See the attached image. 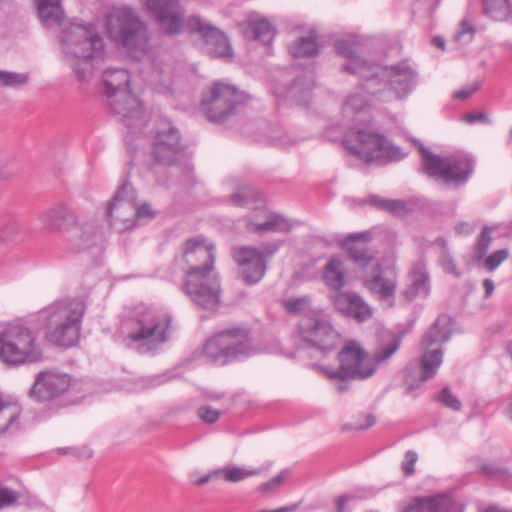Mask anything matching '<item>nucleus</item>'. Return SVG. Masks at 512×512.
Returning <instances> with one entry per match:
<instances>
[{"mask_svg":"<svg viewBox=\"0 0 512 512\" xmlns=\"http://www.w3.org/2000/svg\"><path fill=\"white\" fill-rule=\"evenodd\" d=\"M335 50L345 62L341 71L361 78V87L380 103L405 100L417 85V72L406 62L381 65L370 62L360 54L358 37L350 36L335 41Z\"/></svg>","mask_w":512,"mask_h":512,"instance_id":"f257e3e1","label":"nucleus"},{"mask_svg":"<svg viewBox=\"0 0 512 512\" xmlns=\"http://www.w3.org/2000/svg\"><path fill=\"white\" fill-rule=\"evenodd\" d=\"M372 240L368 231L352 233L342 240V247L355 265L364 270V286L381 302L393 306L394 295L398 285L397 273L393 268H383L369 247Z\"/></svg>","mask_w":512,"mask_h":512,"instance_id":"f03ea898","label":"nucleus"},{"mask_svg":"<svg viewBox=\"0 0 512 512\" xmlns=\"http://www.w3.org/2000/svg\"><path fill=\"white\" fill-rule=\"evenodd\" d=\"M172 318L155 306L139 305L129 310L121 324L127 345L141 354L157 351L170 338Z\"/></svg>","mask_w":512,"mask_h":512,"instance_id":"7ed1b4c3","label":"nucleus"},{"mask_svg":"<svg viewBox=\"0 0 512 512\" xmlns=\"http://www.w3.org/2000/svg\"><path fill=\"white\" fill-rule=\"evenodd\" d=\"M108 38L124 55L134 60L149 58L152 52L148 24L129 6L112 9L106 18Z\"/></svg>","mask_w":512,"mask_h":512,"instance_id":"20e7f679","label":"nucleus"},{"mask_svg":"<svg viewBox=\"0 0 512 512\" xmlns=\"http://www.w3.org/2000/svg\"><path fill=\"white\" fill-rule=\"evenodd\" d=\"M61 49L77 79L85 81L104 54V41L93 24L73 23L62 32Z\"/></svg>","mask_w":512,"mask_h":512,"instance_id":"39448f33","label":"nucleus"},{"mask_svg":"<svg viewBox=\"0 0 512 512\" xmlns=\"http://www.w3.org/2000/svg\"><path fill=\"white\" fill-rule=\"evenodd\" d=\"M85 303L76 297L57 299L38 312L45 339L56 346L69 348L78 342Z\"/></svg>","mask_w":512,"mask_h":512,"instance_id":"423d86ee","label":"nucleus"},{"mask_svg":"<svg viewBox=\"0 0 512 512\" xmlns=\"http://www.w3.org/2000/svg\"><path fill=\"white\" fill-rule=\"evenodd\" d=\"M130 74L124 69H107L103 74V93L111 111L129 129H141L147 123L142 102L129 91Z\"/></svg>","mask_w":512,"mask_h":512,"instance_id":"0eeeda50","label":"nucleus"},{"mask_svg":"<svg viewBox=\"0 0 512 512\" xmlns=\"http://www.w3.org/2000/svg\"><path fill=\"white\" fill-rule=\"evenodd\" d=\"M42 346L37 332L22 323L9 325L0 333V360L20 366L40 362Z\"/></svg>","mask_w":512,"mask_h":512,"instance_id":"6e6552de","label":"nucleus"},{"mask_svg":"<svg viewBox=\"0 0 512 512\" xmlns=\"http://www.w3.org/2000/svg\"><path fill=\"white\" fill-rule=\"evenodd\" d=\"M344 144L351 153L367 163L380 159L400 160L406 155L384 135L365 125L351 126L344 138Z\"/></svg>","mask_w":512,"mask_h":512,"instance_id":"1a4fd4ad","label":"nucleus"},{"mask_svg":"<svg viewBox=\"0 0 512 512\" xmlns=\"http://www.w3.org/2000/svg\"><path fill=\"white\" fill-rule=\"evenodd\" d=\"M422 154V169L430 177H436L444 183L460 186L467 182L473 172L470 156L464 152H455L440 157L427 150L421 143H416Z\"/></svg>","mask_w":512,"mask_h":512,"instance_id":"9d476101","label":"nucleus"},{"mask_svg":"<svg viewBox=\"0 0 512 512\" xmlns=\"http://www.w3.org/2000/svg\"><path fill=\"white\" fill-rule=\"evenodd\" d=\"M452 332V321L447 315L439 316L435 323L425 333L422 342L420 358L419 382L432 379L443 362L441 345L448 341Z\"/></svg>","mask_w":512,"mask_h":512,"instance_id":"9b49d317","label":"nucleus"},{"mask_svg":"<svg viewBox=\"0 0 512 512\" xmlns=\"http://www.w3.org/2000/svg\"><path fill=\"white\" fill-rule=\"evenodd\" d=\"M340 368L332 370L315 364V367L330 379H366L376 371L375 361L356 341H349L338 354Z\"/></svg>","mask_w":512,"mask_h":512,"instance_id":"f8f14e48","label":"nucleus"},{"mask_svg":"<svg viewBox=\"0 0 512 512\" xmlns=\"http://www.w3.org/2000/svg\"><path fill=\"white\" fill-rule=\"evenodd\" d=\"M245 100L244 93L235 86L216 82L203 93L200 108L209 121L221 123L235 114Z\"/></svg>","mask_w":512,"mask_h":512,"instance_id":"ddd939ff","label":"nucleus"},{"mask_svg":"<svg viewBox=\"0 0 512 512\" xmlns=\"http://www.w3.org/2000/svg\"><path fill=\"white\" fill-rule=\"evenodd\" d=\"M250 351L248 333L239 328L217 333L208 339L203 347L204 357L208 361L220 365L240 355H248Z\"/></svg>","mask_w":512,"mask_h":512,"instance_id":"4468645a","label":"nucleus"},{"mask_svg":"<svg viewBox=\"0 0 512 512\" xmlns=\"http://www.w3.org/2000/svg\"><path fill=\"white\" fill-rule=\"evenodd\" d=\"M299 331L315 353L326 355L341 343L340 334L324 311H313L311 316H304L299 323Z\"/></svg>","mask_w":512,"mask_h":512,"instance_id":"2eb2a0df","label":"nucleus"},{"mask_svg":"<svg viewBox=\"0 0 512 512\" xmlns=\"http://www.w3.org/2000/svg\"><path fill=\"white\" fill-rule=\"evenodd\" d=\"M183 292L197 306L214 311L221 302V285L213 271H186Z\"/></svg>","mask_w":512,"mask_h":512,"instance_id":"dca6fc26","label":"nucleus"},{"mask_svg":"<svg viewBox=\"0 0 512 512\" xmlns=\"http://www.w3.org/2000/svg\"><path fill=\"white\" fill-rule=\"evenodd\" d=\"M136 199L137 193L130 182L119 186L107 209L112 228L123 232L136 226Z\"/></svg>","mask_w":512,"mask_h":512,"instance_id":"f3484780","label":"nucleus"},{"mask_svg":"<svg viewBox=\"0 0 512 512\" xmlns=\"http://www.w3.org/2000/svg\"><path fill=\"white\" fill-rule=\"evenodd\" d=\"M141 2L163 33L178 35L184 31L185 9L181 0H141Z\"/></svg>","mask_w":512,"mask_h":512,"instance_id":"a211bd4d","label":"nucleus"},{"mask_svg":"<svg viewBox=\"0 0 512 512\" xmlns=\"http://www.w3.org/2000/svg\"><path fill=\"white\" fill-rule=\"evenodd\" d=\"M141 2L163 33L178 35L184 31L185 9L181 0H141Z\"/></svg>","mask_w":512,"mask_h":512,"instance_id":"6ab92c4d","label":"nucleus"},{"mask_svg":"<svg viewBox=\"0 0 512 512\" xmlns=\"http://www.w3.org/2000/svg\"><path fill=\"white\" fill-rule=\"evenodd\" d=\"M152 155L161 165H174L183 155V146L178 129L170 122L163 123L155 135L152 144Z\"/></svg>","mask_w":512,"mask_h":512,"instance_id":"aec40b11","label":"nucleus"},{"mask_svg":"<svg viewBox=\"0 0 512 512\" xmlns=\"http://www.w3.org/2000/svg\"><path fill=\"white\" fill-rule=\"evenodd\" d=\"M187 26L191 33H196L203 40L205 53L215 58L232 57V47L226 35L215 26H212L198 16H192L187 20Z\"/></svg>","mask_w":512,"mask_h":512,"instance_id":"412c9836","label":"nucleus"},{"mask_svg":"<svg viewBox=\"0 0 512 512\" xmlns=\"http://www.w3.org/2000/svg\"><path fill=\"white\" fill-rule=\"evenodd\" d=\"M183 258L186 271H213L215 263V244L203 236L189 238L183 246Z\"/></svg>","mask_w":512,"mask_h":512,"instance_id":"4be33fe9","label":"nucleus"},{"mask_svg":"<svg viewBox=\"0 0 512 512\" xmlns=\"http://www.w3.org/2000/svg\"><path fill=\"white\" fill-rule=\"evenodd\" d=\"M71 384L68 374L59 370H44L36 375L30 396L37 401H50L64 394Z\"/></svg>","mask_w":512,"mask_h":512,"instance_id":"5701e85b","label":"nucleus"},{"mask_svg":"<svg viewBox=\"0 0 512 512\" xmlns=\"http://www.w3.org/2000/svg\"><path fill=\"white\" fill-rule=\"evenodd\" d=\"M366 93L359 83L358 90L346 97L342 106V115L347 123H354L352 126L366 125L372 119L374 111L373 103L363 95Z\"/></svg>","mask_w":512,"mask_h":512,"instance_id":"b1692460","label":"nucleus"},{"mask_svg":"<svg viewBox=\"0 0 512 512\" xmlns=\"http://www.w3.org/2000/svg\"><path fill=\"white\" fill-rule=\"evenodd\" d=\"M234 258L246 282L256 283L264 276L266 264L257 248L241 247L235 250Z\"/></svg>","mask_w":512,"mask_h":512,"instance_id":"393cba45","label":"nucleus"},{"mask_svg":"<svg viewBox=\"0 0 512 512\" xmlns=\"http://www.w3.org/2000/svg\"><path fill=\"white\" fill-rule=\"evenodd\" d=\"M333 303L337 311L359 322L372 317V308L355 292H339L333 297Z\"/></svg>","mask_w":512,"mask_h":512,"instance_id":"a878e982","label":"nucleus"},{"mask_svg":"<svg viewBox=\"0 0 512 512\" xmlns=\"http://www.w3.org/2000/svg\"><path fill=\"white\" fill-rule=\"evenodd\" d=\"M400 512H463V506L448 495L414 498Z\"/></svg>","mask_w":512,"mask_h":512,"instance_id":"bb28decb","label":"nucleus"},{"mask_svg":"<svg viewBox=\"0 0 512 512\" xmlns=\"http://www.w3.org/2000/svg\"><path fill=\"white\" fill-rule=\"evenodd\" d=\"M247 228L252 232H288L292 223L283 215L261 211L247 222Z\"/></svg>","mask_w":512,"mask_h":512,"instance_id":"cd10ccee","label":"nucleus"},{"mask_svg":"<svg viewBox=\"0 0 512 512\" xmlns=\"http://www.w3.org/2000/svg\"><path fill=\"white\" fill-rule=\"evenodd\" d=\"M39 220L46 229L68 231V235L71 228L78 223L75 214L65 206H57L41 212Z\"/></svg>","mask_w":512,"mask_h":512,"instance_id":"c85d7f7f","label":"nucleus"},{"mask_svg":"<svg viewBox=\"0 0 512 512\" xmlns=\"http://www.w3.org/2000/svg\"><path fill=\"white\" fill-rule=\"evenodd\" d=\"M241 29L246 38L258 40L264 44H270L275 35V29L271 22L257 13H251L241 23Z\"/></svg>","mask_w":512,"mask_h":512,"instance_id":"c756f323","label":"nucleus"},{"mask_svg":"<svg viewBox=\"0 0 512 512\" xmlns=\"http://www.w3.org/2000/svg\"><path fill=\"white\" fill-rule=\"evenodd\" d=\"M100 239V235L96 225L92 222L77 223L74 225L68 240L71 247L76 252H82L94 247Z\"/></svg>","mask_w":512,"mask_h":512,"instance_id":"7c9ffc66","label":"nucleus"},{"mask_svg":"<svg viewBox=\"0 0 512 512\" xmlns=\"http://www.w3.org/2000/svg\"><path fill=\"white\" fill-rule=\"evenodd\" d=\"M429 290V276L426 267L421 262L416 263L411 271L410 285L404 291V296L407 300H412L416 297L424 298L429 294Z\"/></svg>","mask_w":512,"mask_h":512,"instance_id":"2f4dec72","label":"nucleus"},{"mask_svg":"<svg viewBox=\"0 0 512 512\" xmlns=\"http://www.w3.org/2000/svg\"><path fill=\"white\" fill-rule=\"evenodd\" d=\"M38 16L45 27L58 26L63 18L64 11L60 0H36Z\"/></svg>","mask_w":512,"mask_h":512,"instance_id":"473e14b6","label":"nucleus"},{"mask_svg":"<svg viewBox=\"0 0 512 512\" xmlns=\"http://www.w3.org/2000/svg\"><path fill=\"white\" fill-rule=\"evenodd\" d=\"M322 278L327 287L340 291L346 283V270L343 262L336 257L331 258L324 267Z\"/></svg>","mask_w":512,"mask_h":512,"instance_id":"72a5a7b5","label":"nucleus"},{"mask_svg":"<svg viewBox=\"0 0 512 512\" xmlns=\"http://www.w3.org/2000/svg\"><path fill=\"white\" fill-rule=\"evenodd\" d=\"M231 202L236 206L261 210L265 206V199L261 193L251 186L239 187L231 196Z\"/></svg>","mask_w":512,"mask_h":512,"instance_id":"f704fd0d","label":"nucleus"},{"mask_svg":"<svg viewBox=\"0 0 512 512\" xmlns=\"http://www.w3.org/2000/svg\"><path fill=\"white\" fill-rule=\"evenodd\" d=\"M289 52L294 58H304L316 55L318 52L316 36L311 33L308 36L297 39L290 45Z\"/></svg>","mask_w":512,"mask_h":512,"instance_id":"c9c22d12","label":"nucleus"},{"mask_svg":"<svg viewBox=\"0 0 512 512\" xmlns=\"http://www.w3.org/2000/svg\"><path fill=\"white\" fill-rule=\"evenodd\" d=\"M498 229L497 225H484L474 243V257L477 261H481L489 251L493 241V233Z\"/></svg>","mask_w":512,"mask_h":512,"instance_id":"e433bc0d","label":"nucleus"},{"mask_svg":"<svg viewBox=\"0 0 512 512\" xmlns=\"http://www.w3.org/2000/svg\"><path fill=\"white\" fill-rule=\"evenodd\" d=\"M312 87V81L304 84L303 79H298L291 87L287 89V91L282 87L276 86L274 88V92L278 97H289L302 103L306 101Z\"/></svg>","mask_w":512,"mask_h":512,"instance_id":"4c0bfd02","label":"nucleus"},{"mask_svg":"<svg viewBox=\"0 0 512 512\" xmlns=\"http://www.w3.org/2000/svg\"><path fill=\"white\" fill-rule=\"evenodd\" d=\"M20 407L17 403L0 398V434L6 432L19 418Z\"/></svg>","mask_w":512,"mask_h":512,"instance_id":"58836bf2","label":"nucleus"},{"mask_svg":"<svg viewBox=\"0 0 512 512\" xmlns=\"http://www.w3.org/2000/svg\"><path fill=\"white\" fill-rule=\"evenodd\" d=\"M220 477L227 482H239L249 477L257 476L262 472L261 468H244L238 466H226L219 469Z\"/></svg>","mask_w":512,"mask_h":512,"instance_id":"ea45409f","label":"nucleus"},{"mask_svg":"<svg viewBox=\"0 0 512 512\" xmlns=\"http://www.w3.org/2000/svg\"><path fill=\"white\" fill-rule=\"evenodd\" d=\"M486 15L497 21L506 20L511 13L508 0H483Z\"/></svg>","mask_w":512,"mask_h":512,"instance_id":"a19ab883","label":"nucleus"},{"mask_svg":"<svg viewBox=\"0 0 512 512\" xmlns=\"http://www.w3.org/2000/svg\"><path fill=\"white\" fill-rule=\"evenodd\" d=\"M151 71L148 72L146 80L153 86L161 85L169 80L170 69L164 66L161 61L153 59L150 63Z\"/></svg>","mask_w":512,"mask_h":512,"instance_id":"79ce46f5","label":"nucleus"},{"mask_svg":"<svg viewBox=\"0 0 512 512\" xmlns=\"http://www.w3.org/2000/svg\"><path fill=\"white\" fill-rule=\"evenodd\" d=\"M439 5V0H416L412 6V14L419 19L432 17Z\"/></svg>","mask_w":512,"mask_h":512,"instance_id":"37998d69","label":"nucleus"},{"mask_svg":"<svg viewBox=\"0 0 512 512\" xmlns=\"http://www.w3.org/2000/svg\"><path fill=\"white\" fill-rule=\"evenodd\" d=\"M284 307L291 313H309L312 315L311 299L308 296L289 298L284 301Z\"/></svg>","mask_w":512,"mask_h":512,"instance_id":"c03bdc74","label":"nucleus"},{"mask_svg":"<svg viewBox=\"0 0 512 512\" xmlns=\"http://www.w3.org/2000/svg\"><path fill=\"white\" fill-rule=\"evenodd\" d=\"M22 230L19 220L11 218L0 224V242L14 240Z\"/></svg>","mask_w":512,"mask_h":512,"instance_id":"a18cd8bd","label":"nucleus"},{"mask_svg":"<svg viewBox=\"0 0 512 512\" xmlns=\"http://www.w3.org/2000/svg\"><path fill=\"white\" fill-rule=\"evenodd\" d=\"M371 203L395 215H403L407 211L405 202L401 200L381 199L378 197H372Z\"/></svg>","mask_w":512,"mask_h":512,"instance_id":"49530a36","label":"nucleus"},{"mask_svg":"<svg viewBox=\"0 0 512 512\" xmlns=\"http://www.w3.org/2000/svg\"><path fill=\"white\" fill-rule=\"evenodd\" d=\"M509 250L504 248L497 250L487 257L485 256L483 260V267L489 271L492 272L496 270L505 260L509 257Z\"/></svg>","mask_w":512,"mask_h":512,"instance_id":"de8ad7c7","label":"nucleus"},{"mask_svg":"<svg viewBox=\"0 0 512 512\" xmlns=\"http://www.w3.org/2000/svg\"><path fill=\"white\" fill-rule=\"evenodd\" d=\"M479 469L484 475L497 480L507 482L511 479L509 471L486 461L479 465Z\"/></svg>","mask_w":512,"mask_h":512,"instance_id":"09e8293b","label":"nucleus"},{"mask_svg":"<svg viewBox=\"0 0 512 512\" xmlns=\"http://www.w3.org/2000/svg\"><path fill=\"white\" fill-rule=\"evenodd\" d=\"M400 340L395 339L386 346L380 347L371 358L375 361L377 367L379 363L389 359L399 348Z\"/></svg>","mask_w":512,"mask_h":512,"instance_id":"8fccbe9b","label":"nucleus"},{"mask_svg":"<svg viewBox=\"0 0 512 512\" xmlns=\"http://www.w3.org/2000/svg\"><path fill=\"white\" fill-rule=\"evenodd\" d=\"M289 476L290 471L285 469L266 483L261 484L257 490L261 493H271L280 487Z\"/></svg>","mask_w":512,"mask_h":512,"instance_id":"3c124183","label":"nucleus"},{"mask_svg":"<svg viewBox=\"0 0 512 512\" xmlns=\"http://www.w3.org/2000/svg\"><path fill=\"white\" fill-rule=\"evenodd\" d=\"M474 33L475 29L473 25L468 20H463L454 35V39L459 44H466L473 39Z\"/></svg>","mask_w":512,"mask_h":512,"instance_id":"603ef678","label":"nucleus"},{"mask_svg":"<svg viewBox=\"0 0 512 512\" xmlns=\"http://www.w3.org/2000/svg\"><path fill=\"white\" fill-rule=\"evenodd\" d=\"M29 82L27 73L5 71V87L18 88Z\"/></svg>","mask_w":512,"mask_h":512,"instance_id":"864d4df0","label":"nucleus"},{"mask_svg":"<svg viewBox=\"0 0 512 512\" xmlns=\"http://www.w3.org/2000/svg\"><path fill=\"white\" fill-rule=\"evenodd\" d=\"M438 400L443 403L448 408H451L455 411L461 410V402L458 398L453 395L449 388H444L442 392L438 396Z\"/></svg>","mask_w":512,"mask_h":512,"instance_id":"5fc2aeb1","label":"nucleus"},{"mask_svg":"<svg viewBox=\"0 0 512 512\" xmlns=\"http://www.w3.org/2000/svg\"><path fill=\"white\" fill-rule=\"evenodd\" d=\"M418 460V454L415 451L409 450L405 453L401 462V469L406 476H411L415 473V464Z\"/></svg>","mask_w":512,"mask_h":512,"instance_id":"6e6d98bb","label":"nucleus"},{"mask_svg":"<svg viewBox=\"0 0 512 512\" xmlns=\"http://www.w3.org/2000/svg\"><path fill=\"white\" fill-rule=\"evenodd\" d=\"M440 262L443 270L446 273L453 274L456 277H459L461 275V273L457 270L454 259L448 252L444 251L442 253Z\"/></svg>","mask_w":512,"mask_h":512,"instance_id":"4d7b16f0","label":"nucleus"},{"mask_svg":"<svg viewBox=\"0 0 512 512\" xmlns=\"http://www.w3.org/2000/svg\"><path fill=\"white\" fill-rule=\"evenodd\" d=\"M199 417L206 423H214L218 420L220 412L212 407L205 406L198 410Z\"/></svg>","mask_w":512,"mask_h":512,"instance_id":"13d9d810","label":"nucleus"},{"mask_svg":"<svg viewBox=\"0 0 512 512\" xmlns=\"http://www.w3.org/2000/svg\"><path fill=\"white\" fill-rule=\"evenodd\" d=\"M18 498L15 491L9 488H0V508L13 504Z\"/></svg>","mask_w":512,"mask_h":512,"instance_id":"bf43d9fd","label":"nucleus"},{"mask_svg":"<svg viewBox=\"0 0 512 512\" xmlns=\"http://www.w3.org/2000/svg\"><path fill=\"white\" fill-rule=\"evenodd\" d=\"M475 229L476 223L473 222L461 221L454 226V232L459 236L471 235L475 231Z\"/></svg>","mask_w":512,"mask_h":512,"instance_id":"052dcab7","label":"nucleus"},{"mask_svg":"<svg viewBox=\"0 0 512 512\" xmlns=\"http://www.w3.org/2000/svg\"><path fill=\"white\" fill-rule=\"evenodd\" d=\"M155 214L156 212L147 203L136 207V221L142 219L150 220L155 217Z\"/></svg>","mask_w":512,"mask_h":512,"instance_id":"680f3d73","label":"nucleus"},{"mask_svg":"<svg viewBox=\"0 0 512 512\" xmlns=\"http://www.w3.org/2000/svg\"><path fill=\"white\" fill-rule=\"evenodd\" d=\"M478 89V85L476 83H469L462 87L461 89L455 91L454 97L456 99L464 100L471 96Z\"/></svg>","mask_w":512,"mask_h":512,"instance_id":"e2e57ef3","label":"nucleus"},{"mask_svg":"<svg viewBox=\"0 0 512 512\" xmlns=\"http://www.w3.org/2000/svg\"><path fill=\"white\" fill-rule=\"evenodd\" d=\"M278 248H279L278 243H269V244L262 245L257 250L261 253L262 259L265 262V260L267 258L271 257L278 250Z\"/></svg>","mask_w":512,"mask_h":512,"instance_id":"0e129e2a","label":"nucleus"},{"mask_svg":"<svg viewBox=\"0 0 512 512\" xmlns=\"http://www.w3.org/2000/svg\"><path fill=\"white\" fill-rule=\"evenodd\" d=\"M69 451L74 456H76L78 458H82V459H89L93 455L92 450L87 446H83V447H79V448H72V449H69Z\"/></svg>","mask_w":512,"mask_h":512,"instance_id":"69168bd1","label":"nucleus"},{"mask_svg":"<svg viewBox=\"0 0 512 512\" xmlns=\"http://www.w3.org/2000/svg\"><path fill=\"white\" fill-rule=\"evenodd\" d=\"M465 121L467 123H474V122H483V123H489V118L486 116V114L482 112L478 113H468L464 117Z\"/></svg>","mask_w":512,"mask_h":512,"instance_id":"338daca9","label":"nucleus"},{"mask_svg":"<svg viewBox=\"0 0 512 512\" xmlns=\"http://www.w3.org/2000/svg\"><path fill=\"white\" fill-rule=\"evenodd\" d=\"M352 499L349 495H343L336 501V512H347L346 505Z\"/></svg>","mask_w":512,"mask_h":512,"instance_id":"774afa93","label":"nucleus"}]
</instances>
